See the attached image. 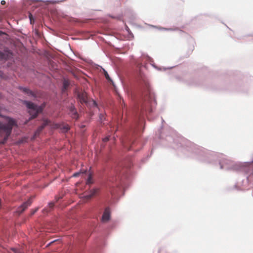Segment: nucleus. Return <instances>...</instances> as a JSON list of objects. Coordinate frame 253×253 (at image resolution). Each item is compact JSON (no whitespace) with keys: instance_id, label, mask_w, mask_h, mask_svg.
I'll return each instance as SVG.
<instances>
[{"instance_id":"f257e3e1","label":"nucleus","mask_w":253,"mask_h":253,"mask_svg":"<svg viewBox=\"0 0 253 253\" xmlns=\"http://www.w3.org/2000/svg\"><path fill=\"white\" fill-rule=\"evenodd\" d=\"M7 124H3L0 122V135L2 136L4 135L3 139L0 141V143L4 144L5 143L10 136L12 127L17 126L16 121L11 118L7 117Z\"/></svg>"},{"instance_id":"f03ea898","label":"nucleus","mask_w":253,"mask_h":253,"mask_svg":"<svg viewBox=\"0 0 253 253\" xmlns=\"http://www.w3.org/2000/svg\"><path fill=\"white\" fill-rule=\"evenodd\" d=\"M25 104L27 108L30 109L29 113L31 116V119L37 117L38 114L42 112L43 110L42 106H38L32 102L26 101Z\"/></svg>"},{"instance_id":"7ed1b4c3","label":"nucleus","mask_w":253,"mask_h":253,"mask_svg":"<svg viewBox=\"0 0 253 253\" xmlns=\"http://www.w3.org/2000/svg\"><path fill=\"white\" fill-rule=\"evenodd\" d=\"M32 203L31 198H30L28 201L24 203L21 206H20L17 210V212L19 213H22L29 206L31 205Z\"/></svg>"},{"instance_id":"20e7f679","label":"nucleus","mask_w":253,"mask_h":253,"mask_svg":"<svg viewBox=\"0 0 253 253\" xmlns=\"http://www.w3.org/2000/svg\"><path fill=\"white\" fill-rule=\"evenodd\" d=\"M78 97L80 102L83 104L87 103V93L85 92H80L78 93Z\"/></svg>"},{"instance_id":"39448f33","label":"nucleus","mask_w":253,"mask_h":253,"mask_svg":"<svg viewBox=\"0 0 253 253\" xmlns=\"http://www.w3.org/2000/svg\"><path fill=\"white\" fill-rule=\"evenodd\" d=\"M110 211L109 208H106L103 213L102 216V221L105 222L108 221L110 219Z\"/></svg>"},{"instance_id":"423d86ee","label":"nucleus","mask_w":253,"mask_h":253,"mask_svg":"<svg viewBox=\"0 0 253 253\" xmlns=\"http://www.w3.org/2000/svg\"><path fill=\"white\" fill-rule=\"evenodd\" d=\"M70 112L69 113L71 114L72 117L73 118L77 119L78 117V113L73 106H71L69 109Z\"/></svg>"},{"instance_id":"0eeeda50","label":"nucleus","mask_w":253,"mask_h":253,"mask_svg":"<svg viewBox=\"0 0 253 253\" xmlns=\"http://www.w3.org/2000/svg\"><path fill=\"white\" fill-rule=\"evenodd\" d=\"M49 123V121L48 120H44L42 124L38 127V129L37 130L36 133H39L41 131H42V130L44 128V127L48 125Z\"/></svg>"},{"instance_id":"6e6552de","label":"nucleus","mask_w":253,"mask_h":253,"mask_svg":"<svg viewBox=\"0 0 253 253\" xmlns=\"http://www.w3.org/2000/svg\"><path fill=\"white\" fill-rule=\"evenodd\" d=\"M98 189H94L92 190H91L90 191V194L89 195L86 196L87 199H90L92 197L95 195L97 194V193L98 192Z\"/></svg>"},{"instance_id":"1a4fd4ad","label":"nucleus","mask_w":253,"mask_h":253,"mask_svg":"<svg viewBox=\"0 0 253 253\" xmlns=\"http://www.w3.org/2000/svg\"><path fill=\"white\" fill-rule=\"evenodd\" d=\"M20 89L29 95H34L33 92L27 88L20 87Z\"/></svg>"},{"instance_id":"9d476101","label":"nucleus","mask_w":253,"mask_h":253,"mask_svg":"<svg viewBox=\"0 0 253 253\" xmlns=\"http://www.w3.org/2000/svg\"><path fill=\"white\" fill-rule=\"evenodd\" d=\"M93 183V180L92 179V175L91 173L88 174V178L86 181V184L88 185L91 184Z\"/></svg>"},{"instance_id":"9b49d317","label":"nucleus","mask_w":253,"mask_h":253,"mask_svg":"<svg viewBox=\"0 0 253 253\" xmlns=\"http://www.w3.org/2000/svg\"><path fill=\"white\" fill-rule=\"evenodd\" d=\"M8 58V54L0 51V60H6Z\"/></svg>"},{"instance_id":"f8f14e48","label":"nucleus","mask_w":253,"mask_h":253,"mask_svg":"<svg viewBox=\"0 0 253 253\" xmlns=\"http://www.w3.org/2000/svg\"><path fill=\"white\" fill-rule=\"evenodd\" d=\"M69 126L68 125L62 126L61 127L62 132H66L69 129Z\"/></svg>"},{"instance_id":"ddd939ff","label":"nucleus","mask_w":253,"mask_h":253,"mask_svg":"<svg viewBox=\"0 0 253 253\" xmlns=\"http://www.w3.org/2000/svg\"><path fill=\"white\" fill-rule=\"evenodd\" d=\"M103 72L106 79L109 81H112L107 71L103 69Z\"/></svg>"},{"instance_id":"4468645a","label":"nucleus","mask_w":253,"mask_h":253,"mask_svg":"<svg viewBox=\"0 0 253 253\" xmlns=\"http://www.w3.org/2000/svg\"><path fill=\"white\" fill-rule=\"evenodd\" d=\"M48 206H49V208L52 209L54 207V203L51 202V203H49Z\"/></svg>"},{"instance_id":"2eb2a0df","label":"nucleus","mask_w":253,"mask_h":253,"mask_svg":"<svg viewBox=\"0 0 253 253\" xmlns=\"http://www.w3.org/2000/svg\"><path fill=\"white\" fill-rule=\"evenodd\" d=\"M13 251L15 253H22V252H21L20 251H19L17 249H12Z\"/></svg>"},{"instance_id":"dca6fc26","label":"nucleus","mask_w":253,"mask_h":253,"mask_svg":"<svg viewBox=\"0 0 253 253\" xmlns=\"http://www.w3.org/2000/svg\"><path fill=\"white\" fill-rule=\"evenodd\" d=\"M109 140V137L108 136H107L103 139V141L104 142H107Z\"/></svg>"},{"instance_id":"f3484780","label":"nucleus","mask_w":253,"mask_h":253,"mask_svg":"<svg viewBox=\"0 0 253 253\" xmlns=\"http://www.w3.org/2000/svg\"><path fill=\"white\" fill-rule=\"evenodd\" d=\"M68 85V83L67 81H64V87L66 88Z\"/></svg>"},{"instance_id":"a211bd4d","label":"nucleus","mask_w":253,"mask_h":253,"mask_svg":"<svg viewBox=\"0 0 253 253\" xmlns=\"http://www.w3.org/2000/svg\"><path fill=\"white\" fill-rule=\"evenodd\" d=\"M29 18H30V22L31 23H32V15L31 13L29 14Z\"/></svg>"},{"instance_id":"6ab92c4d","label":"nucleus","mask_w":253,"mask_h":253,"mask_svg":"<svg viewBox=\"0 0 253 253\" xmlns=\"http://www.w3.org/2000/svg\"><path fill=\"white\" fill-rule=\"evenodd\" d=\"M79 175H80V173H79V172H76V173H75L73 174V176H74V177H77V176H78Z\"/></svg>"},{"instance_id":"aec40b11","label":"nucleus","mask_w":253,"mask_h":253,"mask_svg":"<svg viewBox=\"0 0 253 253\" xmlns=\"http://www.w3.org/2000/svg\"><path fill=\"white\" fill-rule=\"evenodd\" d=\"M0 77L1 78L3 77V73L1 71H0Z\"/></svg>"},{"instance_id":"412c9836","label":"nucleus","mask_w":253,"mask_h":253,"mask_svg":"<svg viewBox=\"0 0 253 253\" xmlns=\"http://www.w3.org/2000/svg\"><path fill=\"white\" fill-rule=\"evenodd\" d=\"M1 4L2 5H4L5 4V1L4 0H1Z\"/></svg>"},{"instance_id":"4be33fe9","label":"nucleus","mask_w":253,"mask_h":253,"mask_svg":"<svg viewBox=\"0 0 253 253\" xmlns=\"http://www.w3.org/2000/svg\"><path fill=\"white\" fill-rule=\"evenodd\" d=\"M36 211H37V210H36L35 211H32V212L31 213V214H32V215L34 214L35 213V212H36Z\"/></svg>"},{"instance_id":"5701e85b","label":"nucleus","mask_w":253,"mask_h":253,"mask_svg":"<svg viewBox=\"0 0 253 253\" xmlns=\"http://www.w3.org/2000/svg\"><path fill=\"white\" fill-rule=\"evenodd\" d=\"M102 117H103V116H100V119L101 121H102Z\"/></svg>"}]
</instances>
